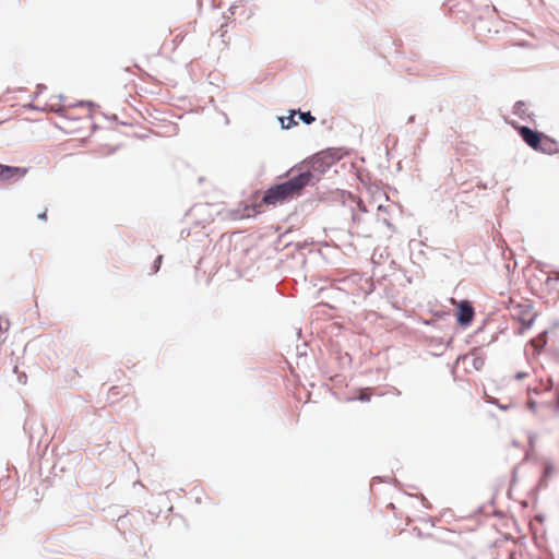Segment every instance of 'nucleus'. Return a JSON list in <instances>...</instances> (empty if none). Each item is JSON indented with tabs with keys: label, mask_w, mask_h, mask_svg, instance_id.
Instances as JSON below:
<instances>
[{
	"label": "nucleus",
	"mask_w": 559,
	"mask_h": 559,
	"mask_svg": "<svg viewBox=\"0 0 559 559\" xmlns=\"http://www.w3.org/2000/svg\"><path fill=\"white\" fill-rule=\"evenodd\" d=\"M527 404H528L531 409H535L536 405H535V403L533 401L530 400Z\"/></svg>",
	"instance_id": "nucleus-12"
},
{
	"label": "nucleus",
	"mask_w": 559,
	"mask_h": 559,
	"mask_svg": "<svg viewBox=\"0 0 559 559\" xmlns=\"http://www.w3.org/2000/svg\"><path fill=\"white\" fill-rule=\"evenodd\" d=\"M294 114L293 112L289 117L287 118H281V122H282V127L285 128V129H289L290 127L297 124V122L295 121L294 119Z\"/></svg>",
	"instance_id": "nucleus-6"
},
{
	"label": "nucleus",
	"mask_w": 559,
	"mask_h": 559,
	"mask_svg": "<svg viewBox=\"0 0 559 559\" xmlns=\"http://www.w3.org/2000/svg\"><path fill=\"white\" fill-rule=\"evenodd\" d=\"M484 365V360L481 358L474 359V366L479 369Z\"/></svg>",
	"instance_id": "nucleus-9"
},
{
	"label": "nucleus",
	"mask_w": 559,
	"mask_h": 559,
	"mask_svg": "<svg viewBox=\"0 0 559 559\" xmlns=\"http://www.w3.org/2000/svg\"><path fill=\"white\" fill-rule=\"evenodd\" d=\"M37 217L41 221H47V209H45L41 213L37 215Z\"/></svg>",
	"instance_id": "nucleus-10"
},
{
	"label": "nucleus",
	"mask_w": 559,
	"mask_h": 559,
	"mask_svg": "<svg viewBox=\"0 0 559 559\" xmlns=\"http://www.w3.org/2000/svg\"><path fill=\"white\" fill-rule=\"evenodd\" d=\"M115 391H116V388H110V392H111L112 394H114V393H115V394H117Z\"/></svg>",
	"instance_id": "nucleus-14"
},
{
	"label": "nucleus",
	"mask_w": 559,
	"mask_h": 559,
	"mask_svg": "<svg viewBox=\"0 0 559 559\" xmlns=\"http://www.w3.org/2000/svg\"><path fill=\"white\" fill-rule=\"evenodd\" d=\"M552 473H554V467L549 463H546L544 466L542 481H545L548 477H550L552 475Z\"/></svg>",
	"instance_id": "nucleus-7"
},
{
	"label": "nucleus",
	"mask_w": 559,
	"mask_h": 559,
	"mask_svg": "<svg viewBox=\"0 0 559 559\" xmlns=\"http://www.w3.org/2000/svg\"><path fill=\"white\" fill-rule=\"evenodd\" d=\"M474 319V308L469 301L463 300L457 304L456 321L460 325L467 326Z\"/></svg>",
	"instance_id": "nucleus-5"
},
{
	"label": "nucleus",
	"mask_w": 559,
	"mask_h": 559,
	"mask_svg": "<svg viewBox=\"0 0 559 559\" xmlns=\"http://www.w3.org/2000/svg\"><path fill=\"white\" fill-rule=\"evenodd\" d=\"M518 131L523 141L533 150L542 153H551L555 151L556 142L546 134L534 131L525 126L519 127Z\"/></svg>",
	"instance_id": "nucleus-2"
},
{
	"label": "nucleus",
	"mask_w": 559,
	"mask_h": 559,
	"mask_svg": "<svg viewBox=\"0 0 559 559\" xmlns=\"http://www.w3.org/2000/svg\"><path fill=\"white\" fill-rule=\"evenodd\" d=\"M524 376H525V373L519 372V373L516 374V379H522Z\"/></svg>",
	"instance_id": "nucleus-13"
},
{
	"label": "nucleus",
	"mask_w": 559,
	"mask_h": 559,
	"mask_svg": "<svg viewBox=\"0 0 559 559\" xmlns=\"http://www.w3.org/2000/svg\"><path fill=\"white\" fill-rule=\"evenodd\" d=\"M313 179L311 171L300 173L298 176L292 177L289 180L271 187L266 190L262 202L266 205H276L290 198L299 195L302 189Z\"/></svg>",
	"instance_id": "nucleus-1"
},
{
	"label": "nucleus",
	"mask_w": 559,
	"mask_h": 559,
	"mask_svg": "<svg viewBox=\"0 0 559 559\" xmlns=\"http://www.w3.org/2000/svg\"><path fill=\"white\" fill-rule=\"evenodd\" d=\"M28 173L26 167H13L0 164V182L13 183L24 178Z\"/></svg>",
	"instance_id": "nucleus-4"
},
{
	"label": "nucleus",
	"mask_w": 559,
	"mask_h": 559,
	"mask_svg": "<svg viewBox=\"0 0 559 559\" xmlns=\"http://www.w3.org/2000/svg\"><path fill=\"white\" fill-rule=\"evenodd\" d=\"M162 260H163V255H158L155 261V271H157L159 269Z\"/></svg>",
	"instance_id": "nucleus-11"
},
{
	"label": "nucleus",
	"mask_w": 559,
	"mask_h": 559,
	"mask_svg": "<svg viewBox=\"0 0 559 559\" xmlns=\"http://www.w3.org/2000/svg\"><path fill=\"white\" fill-rule=\"evenodd\" d=\"M508 309L512 318L519 320L524 329H528L534 323L537 313L534 311L530 301L516 302L512 298L509 300Z\"/></svg>",
	"instance_id": "nucleus-3"
},
{
	"label": "nucleus",
	"mask_w": 559,
	"mask_h": 559,
	"mask_svg": "<svg viewBox=\"0 0 559 559\" xmlns=\"http://www.w3.org/2000/svg\"><path fill=\"white\" fill-rule=\"evenodd\" d=\"M299 118L307 124H310L314 121V117L311 116V114L309 111L299 112Z\"/></svg>",
	"instance_id": "nucleus-8"
}]
</instances>
